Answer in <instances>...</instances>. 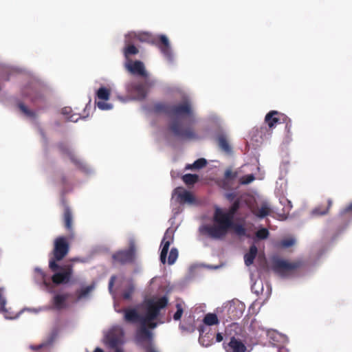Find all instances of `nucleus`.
<instances>
[{"label":"nucleus","mask_w":352,"mask_h":352,"mask_svg":"<svg viewBox=\"0 0 352 352\" xmlns=\"http://www.w3.org/2000/svg\"><path fill=\"white\" fill-rule=\"evenodd\" d=\"M63 223L68 235L58 236L54 241L53 249L49 259V268L52 272L58 270L59 265L57 263L62 261L68 254L69 241L74 238L72 212L65 203H64Z\"/></svg>","instance_id":"obj_1"},{"label":"nucleus","mask_w":352,"mask_h":352,"mask_svg":"<svg viewBox=\"0 0 352 352\" xmlns=\"http://www.w3.org/2000/svg\"><path fill=\"white\" fill-rule=\"evenodd\" d=\"M230 229H232L238 236H246V230L241 224L230 221V224L224 226V224L206 226L203 230L210 238L214 239H221L228 234Z\"/></svg>","instance_id":"obj_2"},{"label":"nucleus","mask_w":352,"mask_h":352,"mask_svg":"<svg viewBox=\"0 0 352 352\" xmlns=\"http://www.w3.org/2000/svg\"><path fill=\"white\" fill-rule=\"evenodd\" d=\"M173 135L183 140H197L199 136L191 126H184L179 118L173 119L168 126Z\"/></svg>","instance_id":"obj_3"},{"label":"nucleus","mask_w":352,"mask_h":352,"mask_svg":"<svg viewBox=\"0 0 352 352\" xmlns=\"http://www.w3.org/2000/svg\"><path fill=\"white\" fill-rule=\"evenodd\" d=\"M239 208L240 201L236 199L230 207L228 212H223L219 208H216L213 216L214 225L224 224V226H227L230 225V221H233L234 217Z\"/></svg>","instance_id":"obj_4"},{"label":"nucleus","mask_w":352,"mask_h":352,"mask_svg":"<svg viewBox=\"0 0 352 352\" xmlns=\"http://www.w3.org/2000/svg\"><path fill=\"white\" fill-rule=\"evenodd\" d=\"M168 305V298L165 296L161 297L156 300H149L146 303V314L143 316L144 320H155L158 317L160 310L165 308Z\"/></svg>","instance_id":"obj_5"},{"label":"nucleus","mask_w":352,"mask_h":352,"mask_svg":"<svg viewBox=\"0 0 352 352\" xmlns=\"http://www.w3.org/2000/svg\"><path fill=\"white\" fill-rule=\"evenodd\" d=\"M300 267L298 262H289L279 258H274L272 270L281 277H286Z\"/></svg>","instance_id":"obj_6"},{"label":"nucleus","mask_w":352,"mask_h":352,"mask_svg":"<svg viewBox=\"0 0 352 352\" xmlns=\"http://www.w3.org/2000/svg\"><path fill=\"white\" fill-rule=\"evenodd\" d=\"M53 272L51 280L54 285L67 284L71 281L74 274L73 265L72 264L59 265L58 270Z\"/></svg>","instance_id":"obj_7"},{"label":"nucleus","mask_w":352,"mask_h":352,"mask_svg":"<svg viewBox=\"0 0 352 352\" xmlns=\"http://www.w3.org/2000/svg\"><path fill=\"white\" fill-rule=\"evenodd\" d=\"M265 123L272 130L278 124L285 123V128L289 132L292 126L290 119L283 113L277 111H271L265 118Z\"/></svg>","instance_id":"obj_8"},{"label":"nucleus","mask_w":352,"mask_h":352,"mask_svg":"<svg viewBox=\"0 0 352 352\" xmlns=\"http://www.w3.org/2000/svg\"><path fill=\"white\" fill-rule=\"evenodd\" d=\"M153 85L152 82L146 81L144 82H130L126 85L127 92L133 95L138 100H144L148 92V89Z\"/></svg>","instance_id":"obj_9"},{"label":"nucleus","mask_w":352,"mask_h":352,"mask_svg":"<svg viewBox=\"0 0 352 352\" xmlns=\"http://www.w3.org/2000/svg\"><path fill=\"white\" fill-rule=\"evenodd\" d=\"M23 94L36 104L46 101V90L40 86H30L23 91Z\"/></svg>","instance_id":"obj_10"},{"label":"nucleus","mask_w":352,"mask_h":352,"mask_svg":"<svg viewBox=\"0 0 352 352\" xmlns=\"http://www.w3.org/2000/svg\"><path fill=\"white\" fill-rule=\"evenodd\" d=\"M124 66L126 70H127L132 75L144 78H146L148 76L144 65L141 60H132L124 61Z\"/></svg>","instance_id":"obj_11"},{"label":"nucleus","mask_w":352,"mask_h":352,"mask_svg":"<svg viewBox=\"0 0 352 352\" xmlns=\"http://www.w3.org/2000/svg\"><path fill=\"white\" fill-rule=\"evenodd\" d=\"M157 327V323L153 320L144 321V318H142L140 328L137 330L135 334V342H142L144 341H148V338H146L143 334V330L146 331L151 335V341L153 340V334L150 329H153Z\"/></svg>","instance_id":"obj_12"},{"label":"nucleus","mask_w":352,"mask_h":352,"mask_svg":"<svg viewBox=\"0 0 352 352\" xmlns=\"http://www.w3.org/2000/svg\"><path fill=\"white\" fill-rule=\"evenodd\" d=\"M57 147L60 152L62 154L67 155L78 168L83 170L86 169V165L76 156L74 153L66 143L60 142L57 144Z\"/></svg>","instance_id":"obj_13"},{"label":"nucleus","mask_w":352,"mask_h":352,"mask_svg":"<svg viewBox=\"0 0 352 352\" xmlns=\"http://www.w3.org/2000/svg\"><path fill=\"white\" fill-rule=\"evenodd\" d=\"M135 256V250L133 247H131L128 250H121L114 253L112 255L113 263L125 264L131 263L133 261Z\"/></svg>","instance_id":"obj_14"},{"label":"nucleus","mask_w":352,"mask_h":352,"mask_svg":"<svg viewBox=\"0 0 352 352\" xmlns=\"http://www.w3.org/2000/svg\"><path fill=\"white\" fill-rule=\"evenodd\" d=\"M123 332L120 328L111 329L105 337L106 344L111 349L118 347L122 340Z\"/></svg>","instance_id":"obj_15"},{"label":"nucleus","mask_w":352,"mask_h":352,"mask_svg":"<svg viewBox=\"0 0 352 352\" xmlns=\"http://www.w3.org/2000/svg\"><path fill=\"white\" fill-rule=\"evenodd\" d=\"M173 241V234L170 229H168L164 233V237L161 242L162 251L160 253V261L165 264L166 262V256L169 250L170 245Z\"/></svg>","instance_id":"obj_16"},{"label":"nucleus","mask_w":352,"mask_h":352,"mask_svg":"<svg viewBox=\"0 0 352 352\" xmlns=\"http://www.w3.org/2000/svg\"><path fill=\"white\" fill-rule=\"evenodd\" d=\"M223 348L226 352H250L245 344L234 336L228 343H223Z\"/></svg>","instance_id":"obj_17"},{"label":"nucleus","mask_w":352,"mask_h":352,"mask_svg":"<svg viewBox=\"0 0 352 352\" xmlns=\"http://www.w3.org/2000/svg\"><path fill=\"white\" fill-rule=\"evenodd\" d=\"M191 114V107L190 104L187 102H184L177 105H170V118H173L175 116H182L184 115L190 116Z\"/></svg>","instance_id":"obj_18"},{"label":"nucleus","mask_w":352,"mask_h":352,"mask_svg":"<svg viewBox=\"0 0 352 352\" xmlns=\"http://www.w3.org/2000/svg\"><path fill=\"white\" fill-rule=\"evenodd\" d=\"M124 313V320L128 323H138L141 324L143 316L140 315L138 311L134 308H126L122 310Z\"/></svg>","instance_id":"obj_19"},{"label":"nucleus","mask_w":352,"mask_h":352,"mask_svg":"<svg viewBox=\"0 0 352 352\" xmlns=\"http://www.w3.org/2000/svg\"><path fill=\"white\" fill-rule=\"evenodd\" d=\"M174 195L177 197L176 199L180 204H192L195 201V197L192 193L182 187H177L174 190Z\"/></svg>","instance_id":"obj_20"},{"label":"nucleus","mask_w":352,"mask_h":352,"mask_svg":"<svg viewBox=\"0 0 352 352\" xmlns=\"http://www.w3.org/2000/svg\"><path fill=\"white\" fill-rule=\"evenodd\" d=\"M157 45L164 56L168 60H171L173 54L168 38L165 35H160Z\"/></svg>","instance_id":"obj_21"},{"label":"nucleus","mask_w":352,"mask_h":352,"mask_svg":"<svg viewBox=\"0 0 352 352\" xmlns=\"http://www.w3.org/2000/svg\"><path fill=\"white\" fill-rule=\"evenodd\" d=\"M69 294H56L52 298V304L57 310H61L66 307V301Z\"/></svg>","instance_id":"obj_22"},{"label":"nucleus","mask_w":352,"mask_h":352,"mask_svg":"<svg viewBox=\"0 0 352 352\" xmlns=\"http://www.w3.org/2000/svg\"><path fill=\"white\" fill-rule=\"evenodd\" d=\"M123 55L125 58V61L132 60L131 57L136 55L139 53V50L133 44H130L128 41H125V46L122 50Z\"/></svg>","instance_id":"obj_23"},{"label":"nucleus","mask_w":352,"mask_h":352,"mask_svg":"<svg viewBox=\"0 0 352 352\" xmlns=\"http://www.w3.org/2000/svg\"><path fill=\"white\" fill-rule=\"evenodd\" d=\"M142 333L146 338H148V341L136 342V344L142 348L145 352H157L153 347V340L151 341V335L149 333L144 330H143Z\"/></svg>","instance_id":"obj_24"},{"label":"nucleus","mask_w":352,"mask_h":352,"mask_svg":"<svg viewBox=\"0 0 352 352\" xmlns=\"http://www.w3.org/2000/svg\"><path fill=\"white\" fill-rule=\"evenodd\" d=\"M258 252V249L255 245L250 246L249 252L244 255V262L247 266L251 265Z\"/></svg>","instance_id":"obj_25"},{"label":"nucleus","mask_w":352,"mask_h":352,"mask_svg":"<svg viewBox=\"0 0 352 352\" xmlns=\"http://www.w3.org/2000/svg\"><path fill=\"white\" fill-rule=\"evenodd\" d=\"M200 335L199 338V342L201 344L204 346H209L213 343L214 335L212 333L209 334L208 333L204 334V329H199Z\"/></svg>","instance_id":"obj_26"},{"label":"nucleus","mask_w":352,"mask_h":352,"mask_svg":"<svg viewBox=\"0 0 352 352\" xmlns=\"http://www.w3.org/2000/svg\"><path fill=\"white\" fill-rule=\"evenodd\" d=\"M153 111L156 113H164L170 117V105L164 102H157L153 105Z\"/></svg>","instance_id":"obj_27"},{"label":"nucleus","mask_w":352,"mask_h":352,"mask_svg":"<svg viewBox=\"0 0 352 352\" xmlns=\"http://www.w3.org/2000/svg\"><path fill=\"white\" fill-rule=\"evenodd\" d=\"M217 143L219 147L224 152L226 153H230L231 152V147L228 143V141L223 134H220L217 138Z\"/></svg>","instance_id":"obj_28"},{"label":"nucleus","mask_w":352,"mask_h":352,"mask_svg":"<svg viewBox=\"0 0 352 352\" xmlns=\"http://www.w3.org/2000/svg\"><path fill=\"white\" fill-rule=\"evenodd\" d=\"M332 206V200L329 199L327 200V206H318L312 210V214L315 215H324L329 212V208Z\"/></svg>","instance_id":"obj_29"},{"label":"nucleus","mask_w":352,"mask_h":352,"mask_svg":"<svg viewBox=\"0 0 352 352\" xmlns=\"http://www.w3.org/2000/svg\"><path fill=\"white\" fill-rule=\"evenodd\" d=\"M179 327L182 332L192 333L195 330L194 320L191 318L188 320H184V322L180 323Z\"/></svg>","instance_id":"obj_30"},{"label":"nucleus","mask_w":352,"mask_h":352,"mask_svg":"<svg viewBox=\"0 0 352 352\" xmlns=\"http://www.w3.org/2000/svg\"><path fill=\"white\" fill-rule=\"evenodd\" d=\"M72 111V110L71 107H65L62 109L61 113L63 115L67 116V120H69L70 122H77L79 120V118H80V116L78 114H75V113L71 114Z\"/></svg>","instance_id":"obj_31"},{"label":"nucleus","mask_w":352,"mask_h":352,"mask_svg":"<svg viewBox=\"0 0 352 352\" xmlns=\"http://www.w3.org/2000/svg\"><path fill=\"white\" fill-rule=\"evenodd\" d=\"M94 289V285H91L76 291L78 300L86 298Z\"/></svg>","instance_id":"obj_32"},{"label":"nucleus","mask_w":352,"mask_h":352,"mask_svg":"<svg viewBox=\"0 0 352 352\" xmlns=\"http://www.w3.org/2000/svg\"><path fill=\"white\" fill-rule=\"evenodd\" d=\"M207 164V161L204 158H199L195 161L193 164H187L186 166V169H201L205 167Z\"/></svg>","instance_id":"obj_33"},{"label":"nucleus","mask_w":352,"mask_h":352,"mask_svg":"<svg viewBox=\"0 0 352 352\" xmlns=\"http://www.w3.org/2000/svg\"><path fill=\"white\" fill-rule=\"evenodd\" d=\"M204 322L206 325L212 326L219 324V319L215 314H207L204 318Z\"/></svg>","instance_id":"obj_34"},{"label":"nucleus","mask_w":352,"mask_h":352,"mask_svg":"<svg viewBox=\"0 0 352 352\" xmlns=\"http://www.w3.org/2000/svg\"><path fill=\"white\" fill-rule=\"evenodd\" d=\"M183 182L186 185H193L199 180V176L196 174H186L182 177Z\"/></svg>","instance_id":"obj_35"},{"label":"nucleus","mask_w":352,"mask_h":352,"mask_svg":"<svg viewBox=\"0 0 352 352\" xmlns=\"http://www.w3.org/2000/svg\"><path fill=\"white\" fill-rule=\"evenodd\" d=\"M96 95L98 99L107 101L109 99L110 91L109 89L102 87L98 89Z\"/></svg>","instance_id":"obj_36"},{"label":"nucleus","mask_w":352,"mask_h":352,"mask_svg":"<svg viewBox=\"0 0 352 352\" xmlns=\"http://www.w3.org/2000/svg\"><path fill=\"white\" fill-rule=\"evenodd\" d=\"M253 213L259 218H263L269 214L270 209L267 206H262L258 210L253 211Z\"/></svg>","instance_id":"obj_37"},{"label":"nucleus","mask_w":352,"mask_h":352,"mask_svg":"<svg viewBox=\"0 0 352 352\" xmlns=\"http://www.w3.org/2000/svg\"><path fill=\"white\" fill-rule=\"evenodd\" d=\"M35 272L40 276L41 280L43 281V283L45 287H49L51 285L50 281L47 277L46 274L40 268H36Z\"/></svg>","instance_id":"obj_38"},{"label":"nucleus","mask_w":352,"mask_h":352,"mask_svg":"<svg viewBox=\"0 0 352 352\" xmlns=\"http://www.w3.org/2000/svg\"><path fill=\"white\" fill-rule=\"evenodd\" d=\"M18 107L19 109L28 117L34 118L36 116V113L33 111L29 109L23 103H19Z\"/></svg>","instance_id":"obj_39"},{"label":"nucleus","mask_w":352,"mask_h":352,"mask_svg":"<svg viewBox=\"0 0 352 352\" xmlns=\"http://www.w3.org/2000/svg\"><path fill=\"white\" fill-rule=\"evenodd\" d=\"M178 257V251L175 248H173L169 253L168 258V263L169 265H173L177 260Z\"/></svg>","instance_id":"obj_40"},{"label":"nucleus","mask_w":352,"mask_h":352,"mask_svg":"<svg viewBox=\"0 0 352 352\" xmlns=\"http://www.w3.org/2000/svg\"><path fill=\"white\" fill-rule=\"evenodd\" d=\"M295 243V240L294 239L289 238L282 240L278 246L282 248H287L294 245Z\"/></svg>","instance_id":"obj_41"},{"label":"nucleus","mask_w":352,"mask_h":352,"mask_svg":"<svg viewBox=\"0 0 352 352\" xmlns=\"http://www.w3.org/2000/svg\"><path fill=\"white\" fill-rule=\"evenodd\" d=\"M134 292V287L132 284L129 285V287L123 292L122 297L125 300H129Z\"/></svg>","instance_id":"obj_42"},{"label":"nucleus","mask_w":352,"mask_h":352,"mask_svg":"<svg viewBox=\"0 0 352 352\" xmlns=\"http://www.w3.org/2000/svg\"><path fill=\"white\" fill-rule=\"evenodd\" d=\"M269 234V231L266 228H261L256 232V236L258 239H265L268 237Z\"/></svg>","instance_id":"obj_43"},{"label":"nucleus","mask_w":352,"mask_h":352,"mask_svg":"<svg viewBox=\"0 0 352 352\" xmlns=\"http://www.w3.org/2000/svg\"><path fill=\"white\" fill-rule=\"evenodd\" d=\"M177 311L173 315V319L175 320H179L182 316L184 310L182 305L180 303L176 304Z\"/></svg>","instance_id":"obj_44"},{"label":"nucleus","mask_w":352,"mask_h":352,"mask_svg":"<svg viewBox=\"0 0 352 352\" xmlns=\"http://www.w3.org/2000/svg\"><path fill=\"white\" fill-rule=\"evenodd\" d=\"M254 179H255V177L252 174L247 175L242 177L240 179V183L243 185L248 184L251 183L252 182H253L254 180Z\"/></svg>","instance_id":"obj_45"},{"label":"nucleus","mask_w":352,"mask_h":352,"mask_svg":"<svg viewBox=\"0 0 352 352\" xmlns=\"http://www.w3.org/2000/svg\"><path fill=\"white\" fill-rule=\"evenodd\" d=\"M236 172H232L231 169H227L224 173V178L227 180H232L236 177Z\"/></svg>","instance_id":"obj_46"},{"label":"nucleus","mask_w":352,"mask_h":352,"mask_svg":"<svg viewBox=\"0 0 352 352\" xmlns=\"http://www.w3.org/2000/svg\"><path fill=\"white\" fill-rule=\"evenodd\" d=\"M51 344H52V341H47V342L41 343V344H38V345H31L30 346V349L34 350V351H38V350H40L41 349L45 348L47 346H49Z\"/></svg>","instance_id":"obj_47"},{"label":"nucleus","mask_w":352,"mask_h":352,"mask_svg":"<svg viewBox=\"0 0 352 352\" xmlns=\"http://www.w3.org/2000/svg\"><path fill=\"white\" fill-rule=\"evenodd\" d=\"M97 106L100 109L102 110H109L112 108V105L111 104L107 103L104 101H98L97 102Z\"/></svg>","instance_id":"obj_48"},{"label":"nucleus","mask_w":352,"mask_h":352,"mask_svg":"<svg viewBox=\"0 0 352 352\" xmlns=\"http://www.w3.org/2000/svg\"><path fill=\"white\" fill-rule=\"evenodd\" d=\"M6 299L0 294V312L6 311Z\"/></svg>","instance_id":"obj_49"},{"label":"nucleus","mask_w":352,"mask_h":352,"mask_svg":"<svg viewBox=\"0 0 352 352\" xmlns=\"http://www.w3.org/2000/svg\"><path fill=\"white\" fill-rule=\"evenodd\" d=\"M116 278V277L115 276H112L111 277V278L109 280V290H111L112 289Z\"/></svg>","instance_id":"obj_50"},{"label":"nucleus","mask_w":352,"mask_h":352,"mask_svg":"<svg viewBox=\"0 0 352 352\" xmlns=\"http://www.w3.org/2000/svg\"><path fill=\"white\" fill-rule=\"evenodd\" d=\"M223 338L221 333H218L216 336V341L220 342L223 340Z\"/></svg>","instance_id":"obj_51"},{"label":"nucleus","mask_w":352,"mask_h":352,"mask_svg":"<svg viewBox=\"0 0 352 352\" xmlns=\"http://www.w3.org/2000/svg\"><path fill=\"white\" fill-rule=\"evenodd\" d=\"M345 212H352V202L349 204L344 209Z\"/></svg>","instance_id":"obj_52"},{"label":"nucleus","mask_w":352,"mask_h":352,"mask_svg":"<svg viewBox=\"0 0 352 352\" xmlns=\"http://www.w3.org/2000/svg\"><path fill=\"white\" fill-rule=\"evenodd\" d=\"M226 197L229 200L231 201L234 198L235 195L234 193H229L226 195Z\"/></svg>","instance_id":"obj_53"},{"label":"nucleus","mask_w":352,"mask_h":352,"mask_svg":"<svg viewBox=\"0 0 352 352\" xmlns=\"http://www.w3.org/2000/svg\"><path fill=\"white\" fill-rule=\"evenodd\" d=\"M66 182H67V179H66V177L65 176H63L62 178H61V182L63 185H65L66 184Z\"/></svg>","instance_id":"obj_54"},{"label":"nucleus","mask_w":352,"mask_h":352,"mask_svg":"<svg viewBox=\"0 0 352 352\" xmlns=\"http://www.w3.org/2000/svg\"><path fill=\"white\" fill-rule=\"evenodd\" d=\"M94 352H104L100 348L97 347Z\"/></svg>","instance_id":"obj_55"},{"label":"nucleus","mask_w":352,"mask_h":352,"mask_svg":"<svg viewBox=\"0 0 352 352\" xmlns=\"http://www.w3.org/2000/svg\"><path fill=\"white\" fill-rule=\"evenodd\" d=\"M115 349H116V352H123L122 349H119L118 347H116Z\"/></svg>","instance_id":"obj_56"},{"label":"nucleus","mask_w":352,"mask_h":352,"mask_svg":"<svg viewBox=\"0 0 352 352\" xmlns=\"http://www.w3.org/2000/svg\"><path fill=\"white\" fill-rule=\"evenodd\" d=\"M242 314V312L241 311H239V315H236L237 317H240V316H241Z\"/></svg>","instance_id":"obj_57"},{"label":"nucleus","mask_w":352,"mask_h":352,"mask_svg":"<svg viewBox=\"0 0 352 352\" xmlns=\"http://www.w3.org/2000/svg\"><path fill=\"white\" fill-rule=\"evenodd\" d=\"M139 39H140V41H144V40H146V38H140Z\"/></svg>","instance_id":"obj_58"},{"label":"nucleus","mask_w":352,"mask_h":352,"mask_svg":"<svg viewBox=\"0 0 352 352\" xmlns=\"http://www.w3.org/2000/svg\"><path fill=\"white\" fill-rule=\"evenodd\" d=\"M144 36L146 37V38H148L149 36L148 34H145V35H144Z\"/></svg>","instance_id":"obj_59"}]
</instances>
